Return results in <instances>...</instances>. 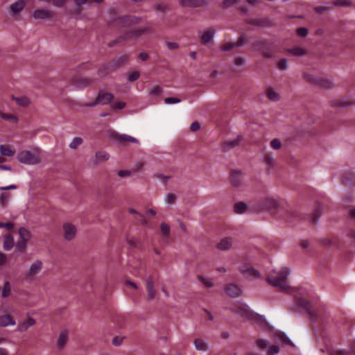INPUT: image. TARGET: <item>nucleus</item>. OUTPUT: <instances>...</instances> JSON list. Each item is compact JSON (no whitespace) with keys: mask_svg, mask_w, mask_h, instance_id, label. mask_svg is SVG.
<instances>
[{"mask_svg":"<svg viewBox=\"0 0 355 355\" xmlns=\"http://www.w3.org/2000/svg\"><path fill=\"white\" fill-rule=\"evenodd\" d=\"M15 324L16 321L10 314H4L0 316V327H7Z\"/></svg>","mask_w":355,"mask_h":355,"instance_id":"obj_18","label":"nucleus"},{"mask_svg":"<svg viewBox=\"0 0 355 355\" xmlns=\"http://www.w3.org/2000/svg\"><path fill=\"white\" fill-rule=\"evenodd\" d=\"M81 81L83 83H76V87H77L82 88V87H86V86L90 85L92 83V80L91 79H89V78L82 79Z\"/></svg>","mask_w":355,"mask_h":355,"instance_id":"obj_43","label":"nucleus"},{"mask_svg":"<svg viewBox=\"0 0 355 355\" xmlns=\"http://www.w3.org/2000/svg\"><path fill=\"white\" fill-rule=\"evenodd\" d=\"M205 318L209 320H213L214 319V315L209 311L206 310L205 311Z\"/></svg>","mask_w":355,"mask_h":355,"instance_id":"obj_60","label":"nucleus"},{"mask_svg":"<svg viewBox=\"0 0 355 355\" xmlns=\"http://www.w3.org/2000/svg\"><path fill=\"white\" fill-rule=\"evenodd\" d=\"M149 31H150V28L148 26L141 27V28H139L137 29L136 31H135L133 33V35L135 37H137Z\"/></svg>","mask_w":355,"mask_h":355,"instance_id":"obj_38","label":"nucleus"},{"mask_svg":"<svg viewBox=\"0 0 355 355\" xmlns=\"http://www.w3.org/2000/svg\"><path fill=\"white\" fill-rule=\"evenodd\" d=\"M200 125L197 121L193 122L191 124L190 129L193 132L197 131V130H200Z\"/></svg>","mask_w":355,"mask_h":355,"instance_id":"obj_53","label":"nucleus"},{"mask_svg":"<svg viewBox=\"0 0 355 355\" xmlns=\"http://www.w3.org/2000/svg\"><path fill=\"white\" fill-rule=\"evenodd\" d=\"M7 258L6 256L0 252V266L3 265L6 262Z\"/></svg>","mask_w":355,"mask_h":355,"instance_id":"obj_62","label":"nucleus"},{"mask_svg":"<svg viewBox=\"0 0 355 355\" xmlns=\"http://www.w3.org/2000/svg\"><path fill=\"white\" fill-rule=\"evenodd\" d=\"M118 175L120 177L130 176L132 175V172L130 170H121L118 172Z\"/></svg>","mask_w":355,"mask_h":355,"instance_id":"obj_54","label":"nucleus"},{"mask_svg":"<svg viewBox=\"0 0 355 355\" xmlns=\"http://www.w3.org/2000/svg\"><path fill=\"white\" fill-rule=\"evenodd\" d=\"M235 64L238 66H243L245 64V59L242 57L237 58L235 60Z\"/></svg>","mask_w":355,"mask_h":355,"instance_id":"obj_55","label":"nucleus"},{"mask_svg":"<svg viewBox=\"0 0 355 355\" xmlns=\"http://www.w3.org/2000/svg\"><path fill=\"white\" fill-rule=\"evenodd\" d=\"M278 207L279 203L275 199L272 198H268L266 200L260 202L257 205V209L262 211H270L274 214Z\"/></svg>","mask_w":355,"mask_h":355,"instance_id":"obj_8","label":"nucleus"},{"mask_svg":"<svg viewBox=\"0 0 355 355\" xmlns=\"http://www.w3.org/2000/svg\"><path fill=\"white\" fill-rule=\"evenodd\" d=\"M239 270L248 277L250 278H259L261 276L260 272L251 266L250 265L247 266L245 263H242L239 266Z\"/></svg>","mask_w":355,"mask_h":355,"instance_id":"obj_11","label":"nucleus"},{"mask_svg":"<svg viewBox=\"0 0 355 355\" xmlns=\"http://www.w3.org/2000/svg\"><path fill=\"white\" fill-rule=\"evenodd\" d=\"M266 96L272 102H277L280 100V95L272 87H268L265 91Z\"/></svg>","mask_w":355,"mask_h":355,"instance_id":"obj_21","label":"nucleus"},{"mask_svg":"<svg viewBox=\"0 0 355 355\" xmlns=\"http://www.w3.org/2000/svg\"><path fill=\"white\" fill-rule=\"evenodd\" d=\"M136 19L130 17H126L123 19V23L125 25H130Z\"/></svg>","mask_w":355,"mask_h":355,"instance_id":"obj_58","label":"nucleus"},{"mask_svg":"<svg viewBox=\"0 0 355 355\" xmlns=\"http://www.w3.org/2000/svg\"><path fill=\"white\" fill-rule=\"evenodd\" d=\"M270 146L273 150H279L282 147V144L279 139L275 138L270 141Z\"/></svg>","mask_w":355,"mask_h":355,"instance_id":"obj_36","label":"nucleus"},{"mask_svg":"<svg viewBox=\"0 0 355 355\" xmlns=\"http://www.w3.org/2000/svg\"><path fill=\"white\" fill-rule=\"evenodd\" d=\"M2 119L6 121H10L14 123H17L18 121V119L13 114H5L4 116H2Z\"/></svg>","mask_w":355,"mask_h":355,"instance_id":"obj_44","label":"nucleus"},{"mask_svg":"<svg viewBox=\"0 0 355 355\" xmlns=\"http://www.w3.org/2000/svg\"><path fill=\"white\" fill-rule=\"evenodd\" d=\"M112 137L123 144H127L128 142L134 143L137 145L140 144V142L137 139L126 134L114 133L113 134Z\"/></svg>","mask_w":355,"mask_h":355,"instance_id":"obj_13","label":"nucleus"},{"mask_svg":"<svg viewBox=\"0 0 355 355\" xmlns=\"http://www.w3.org/2000/svg\"><path fill=\"white\" fill-rule=\"evenodd\" d=\"M167 47L171 50H174L178 48V44L176 42H168L166 43Z\"/></svg>","mask_w":355,"mask_h":355,"instance_id":"obj_57","label":"nucleus"},{"mask_svg":"<svg viewBox=\"0 0 355 355\" xmlns=\"http://www.w3.org/2000/svg\"><path fill=\"white\" fill-rule=\"evenodd\" d=\"M0 153L2 156L12 157L15 154V150L9 144L0 145Z\"/></svg>","mask_w":355,"mask_h":355,"instance_id":"obj_23","label":"nucleus"},{"mask_svg":"<svg viewBox=\"0 0 355 355\" xmlns=\"http://www.w3.org/2000/svg\"><path fill=\"white\" fill-rule=\"evenodd\" d=\"M69 332L67 329L62 330L58 337L56 345L59 349H62L69 341Z\"/></svg>","mask_w":355,"mask_h":355,"instance_id":"obj_15","label":"nucleus"},{"mask_svg":"<svg viewBox=\"0 0 355 355\" xmlns=\"http://www.w3.org/2000/svg\"><path fill=\"white\" fill-rule=\"evenodd\" d=\"M314 11L317 13L322 14L328 11V8L323 6H317L314 8Z\"/></svg>","mask_w":355,"mask_h":355,"instance_id":"obj_51","label":"nucleus"},{"mask_svg":"<svg viewBox=\"0 0 355 355\" xmlns=\"http://www.w3.org/2000/svg\"><path fill=\"white\" fill-rule=\"evenodd\" d=\"M83 143V139L81 137H76L72 139L69 146L71 149L76 150L80 145H82Z\"/></svg>","mask_w":355,"mask_h":355,"instance_id":"obj_33","label":"nucleus"},{"mask_svg":"<svg viewBox=\"0 0 355 355\" xmlns=\"http://www.w3.org/2000/svg\"><path fill=\"white\" fill-rule=\"evenodd\" d=\"M20 241L16 244V250L19 252H24L26 249V245L31 238V233L24 227H20L18 230Z\"/></svg>","mask_w":355,"mask_h":355,"instance_id":"obj_4","label":"nucleus"},{"mask_svg":"<svg viewBox=\"0 0 355 355\" xmlns=\"http://www.w3.org/2000/svg\"><path fill=\"white\" fill-rule=\"evenodd\" d=\"M234 46H235L234 43H227V44L223 45L220 49H221V50L226 51H229V50L232 49Z\"/></svg>","mask_w":355,"mask_h":355,"instance_id":"obj_52","label":"nucleus"},{"mask_svg":"<svg viewBox=\"0 0 355 355\" xmlns=\"http://www.w3.org/2000/svg\"><path fill=\"white\" fill-rule=\"evenodd\" d=\"M162 92V89L159 86H154L149 92L151 96H159Z\"/></svg>","mask_w":355,"mask_h":355,"instance_id":"obj_37","label":"nucleus"},{"mask_svg":"<svg viewBox=\"0 0 355 355\" xmlns=\"http://www.w3.org/2000/svg\"><path fill=\"white\" fill-rule=\"evenodd\" d=\"M13 99L21 106H28L31 103L30 99L26 96L15 97Z\"/></svg>","mask_w":355,"mask_h":355,"instance_id":"obj_34","label":"nucleus"},{"mask_svg":"<svg viewBox=\"0 0 355 355\" xmlns=\"http://www.w3.org/2000/svg\"><path fill=\"white\" fill-rule=\"evenodd\" d=\"M10 198V196L8 193H1L0 196V203L5 206L7 205L8 200Z\"/></svg>","mask_w":355,"mask_h":355,"instance_id":"obj_45","label":"nucleus"},{"mask_svg":"<svg viewBox=\"0 0 355 355\" xmlns=\"http://www.w3.org/2000/svg\"><path fill=\"white\" fill-rule=\"evenodd\" d=\"M286 51L295 56H302L306 54V51L299 46L287 49Z\"/></svg>","mask_w":355,"mask_h":355,"instance_id":"obj_31","label":"nucleus"},{"mask_svg":"<svg viewBox=\"0 0 355 355\" xmlns=\"http://www.w3.org/2000/svg\"><path fill=\"white\" fill-rule=\"evenodd\" d=\"M197 279L203 284V285L206 287V288H211L214 286V282L213 280V279L210 278V277H207L205 276H203L202 275H198L197 276Z\"/></svg>","mask_w":355,"mask_h":355,"instance_id":"obj_25","label":"nucleus"},{"mask_svg":"<svg viewBox=\"0 0 355 355\" xmlns=\"http://www.w3.org/2000/svg\"><path fill=\"white\" fill-rule=\"evenodd\" d=\"M36 324V320L32 317H28L23 321L18 323L17 331L19 332H25L28 328L34 326Z\"/></svg>","mask_w":355,"mask_h":355,"instance_id":"obj_16","label":"nucleus"},{"mask_svg":"<svg viewBox=\"0 0 355 355\" xmlns=\"http://www.w3.org/2000/svg\"><path fill=\"white\" fill-rule=\"evenodd\" d=\"M195 348L199 352H207L209 349V343L202 338H196L193 342Z\"/></svg>","mask_w":355,"mask_h":355,"instance_id":"obj_22","label":"nucleus"},{"mask_svg":"<svg viewBox=\"0 0 355 355\" xmlns=\"http://www.w3.org/2000/svg\"><path fill=\"white\" fill-rule=\"evenodd\" d=\"M291 273V269L286 266H284L268 273L266 280L270 286L277 288L282 291L294 295L297 305L304 308L311 317H315V315L310 309L309 299L311 298V294L305 288H292L289 286L287 279Z\"/></svg>","mask_w":355,"mask_h":355,"instance_id":"obj_1","label":"nucleus"},{"mask_svg":"<svg viewBox=\"0 0 355 355\" xmlns=\"http://www.w3.org/2000/svg\"><path fill=\"white\" fill-rule=\"evenodd\" d=\"M241 175H242V172L240 170L235 169L232 171V178H235L236 176H240Z\"/></svg>","mask_w":355,"mask_h":355,"instance_id":"obj_64","label":"nucleus"},{"mask_svg":"<svg viewBox=\"0 0 355 355\" xmlns=\"http://www.w3.org/2000/svg\"><path fill=\"white\" fill-rule=\"evenodd\" d=\"M12 291V287L9 282H6L3 284L1 291V296L3 297H8L10 296Z\"/></svg>","mask_w":355,"mask_h":355,"instance_id":"obj_32","label":"nucleus"},{"mask_svg":"<svg viewBox=\"0 0 355 355\" xmlns=\"http://www.w3.org/2000/svg\"><path fill=\"white\" fill-rule=\"evenodd\" d=\"M230 311L233 313L239 314L246 319H252L253 318V313L250 311L248 306L246 304L242 302H238L234 304L230 308Z\"/></svg>","mask_w":355,"mask_h":355,"instance_id":"obj_5","label":"nucleus"},{"mask_svg":"<svg viewBox=\"0 0 355 355\" xmlns=\"http://www.w3.org/2000/svg\"><path fill=\"white\" fill-rule=\"evenodd\" d=\"M233 245V239L231 237H225L222 239L217 244V248L220 250H229Z\"/></svg>","mask_w":355,"mask_h":355,"instance_id":"obj_19","label":"nucleus"},{"mask_svg":"<svg viewBox=\"0 0 355 355\" xmlns=\"http://www.w3.org/2000/svg\"><path fill=\"white\" fill-rule=\"evenodd\" d=\"M53 16V13L47 10L37 9L33 12V17L37 19H47Z\"/></svg>","mask_w":355,"mask_h":355,"instance_id":"obj_20","label":"nucleus"},{"mask_svg":"<svg viewBox=\"0 0 355 355\" xmlns=\"http://www.w3.org/2000/svg\"><path fill=\"white\" fill-rule=\"evenodd\" d=\"M242 136L238 135L236 138L232 140L225 141L221 144V148L223 151H229L240 145Z\"/></svg>","mask_w":355,"mask_h":355,"instance_id":"obj_14","label":"nucleus"},{"mask_svg":"<svg viewBox=\"0 0 355 355\" xmlns=\"http://www.w3.org/2000/svg\"><path fill=\"white\" fill-rule=\"evenodd\" d=\"M175 200V196L173 193H167L164 198V201L168 205H172Z\"/></svg>","mask_w":355,"mask_h":355,"instance_id":"obj_40","label":"nucleus"},{"mask_svg":"<svg viewBox=\"0 0 355 355\" xmlns=\"http://www.w3.org/2000/svg\"><path fill=\"white\" fill-rule=\"evenodd\" d=\"M112 107L117 110H122L125 107V103L124 102H115L112 104Z\"/></svg>","mask_w":355,"mask_h":355,"instance_id":"obj_49","label":"nucleus"},{"mask_svg":"<svg viewBox=\"0 0 355 355\" xmlns=\"http://www.w3.org/2000/svg\"><path fill=\"white\" fill-rule=\"evenodd\" d=\"M17 159L21 164L26 165L39 164L42 161V150L39 148L22 150L17 154Z\"/></svg>","mask_w":355,"mask_h":355,"instance_id":"obj_2","label":"nucleus"},{"mask_svg":"<svg viewBox=\"0 0 355 355\" xmlns=\"http://www.w3.org/2000/svg\"><path fill=\"white\" fill-rule=\"evenodd\" d=\"M304 80L309 84L315 86H324L332 87L334 84L331 80L320 74L317 70L305 71L303 73Z\"/></svg>","mask_w":355,"mask_h":355,"instance_id":"obj_3","label":"nucleus"},{"mask_svg":"<svg viewBox=\"0 0 355 355\" xmlns=\"http://www.w3.org/2000/svg\"><path fill=\"white\" fill-rule=\"evenodd\" d=\"M124 339H125L124 336H116L112 340V344L114 346H120L122 345Z\"/></svg>","mask_w":355,"mask_h":355,"instance_id":"obj_42","label":"nucleus"},{"mask_svg":"<svg viewBox=\"0 0 355 355\" xmlns=\"http://www.w3.org/2000/svg\"><path fill=\"white\" fill-rule=\"evenodd\" d=\"M296 33L300 37H305L308 34V29L304 27L298 28L296 30Z\"/></svg>","mask_w":355,"mask_h":355,"instance_id":"obj_47","label":"nucleus"},{"mask_svg":"<svg viewBox=\"0 0 355 355\" xmlns=\"http://www.w3.org/2000/svg\"><path fill=\"white\" fill-rule=\"evenodd\" d=\"M278 67L282 70H286L288 68V60L286 59H282L279 62Z\"/></svg>","mask_w":355,"mask_h":355,"instance_id":"obj_48","label":"nucleus"},{"mask_svg":"<svg viewBox=\"0 0 355 355\" xmlns=\"http://www.w3.org/2000/svg\"><path fill=\"white\" fill-rule=\"evenodd\" d=\"M14 239L10 235H6L3 238V248L4 250L9 251L14 246Z\"/></svg>","mask_w":355,"mask_h":355,"instance_id":"obj_24","label":"nucleus"},{"mask_svg":"<svg viewBox=\"0 0 355 355\" xmlns=\"http://www.w3.org/2000/svg\"><path fill=\"white\" fill-rule=\"evenodd\" d=\"M225 291L228 295L232 297H239L242 293V290L239 285L229 284L225 287Z\"/></svg>","mask_w":355,"mask_h":355,"instance_id":"obj_17","label":"nucleus"},{"mask_svg":"<svg viewBox=\"0 0 355 355\" xmlns=\"http://www.w3.org/2000/svg\"><path fill=\"white\" fill-rule=\"evenodd\" d=\"M43 269V263L37 259L31 263L29 267L25 270L24 275L27 279H32L37 276Z\"/></svg>","mask_w":355,"mask_h":355,"instance_id":"obj_6","label":"nucleus"},{"mask_svg":"<svg viewBox=\"0 0 355 355\" xmlns=\"http://www.w3.org/2000/svg\"><path fill=\"white\" fill-rule=\"evenodd\" d=\"M182 101V100L177 97H167L164 98L165 104H175L179 103Z\"/></svg>","mask_w":355,"mask_h":355,"instance_id":"obj_39","label":"nucleus"},{"mask_svg":"<svg viewBox=\"0 0 355 355\" xmlns=\"http://www.w3.org/2000/svg\"><path fill=\"white\" fill-rule=\"evenodd\" d=\"M236 0H225L223 4L225 7H230L235 3Z\"/></svg>","mask_w":355,"mask_h":355,"instance_id":"obj_61","label":"nucleus"},{"mask_svg":"<svg viewBox=\"0 0 355 355\" xmlns=\"http://www.w3.org/2000/svg\"><path fill=\"white\" fill-rule=\"evenodd\" d=\"M0 227H3L7 230H10L13 227V224L12 223H1L0 222Z\"/></svg>","mask_w":355,"mask_h":355,"instance_id":"obj_56","label":"nucleus"},{"mask_svg":"<svg viewBox=\"0 0 355 355\" xmlns=\"http://www.w3.org/2000/svg\"><path fill=\"white\" fill-rule=\"evenodd\" d=\"M113 98L114 96L111 93H105L103 92H99L97 98L93 103H85V106L92 107L95 106L97 104H107L110 103L113 100Z\"/></svg>","mask_w":355,"mask_h":355,"instance_id":"obj_9","label":"nucleus"},{"mask_svg":"<svg viewBox=\"0 0 355 355\" xmlns=\"http://www.w3.org/2000/svg\"><path fill=\"white\" fill-rule=\"evenodd\" d=\"M277 340L286 344H289L291 343L289 338L283 333H279L277 335Z\"/></svg>","mask_w":355,"mask_h":355,"instance_id":"obj_41","label":"nucleus"},{"mask_svg":"<svg viewBox=\"0 0 355 355\" xmlns=\"http://www.w3.org/2000/svg\"><path fill=\"white\" fill-rule=\"evenodd\" d=\"M66 1V0H53L54 6L60 7Z\"/></svg>","mask_w":355,"mask_h":355,"instance_id":"obj_63","label":"nucleus"},{"mask_svg":"<svg viewBox=\"0 0 355 355\" xmlns=\"http://www.w3.org/2000/svg\"><path fill=\"white\" fill-rule=\"evenodd\" d=\"M127 241H128V244L130 246H132L133 248L137 247V243H138L139 241L137 239H135L134 237H130V238H128Z\"/></svg>","mask_w":355,"mask_h":355,"instance_id":"obj_50","label":"nucleus"},{"mask_svg":"<svg viewBox=\"0 0 355 355\" xmlns=\"http://www.w3.org/2000/svg\"><path fill=\"white\" fill-rule=\"evenodd\" d=\"M214 35V31L212 29H207L202 34L200 38L201 41L205 44H208L211 42Z\"/></svg>","mask_w":355,"mask_h":355,"instance_id":"obj_26","label":"nucleus"},{"mask_svg":"<svg viewBox=\"0 0 355 355\" xmlns=\"http://www.w3.org/2000/svg\"><path fill=\"white\" fill-rule=\"evenodd\" d=\"M257 346L266 350L267 355H276L279 352V347L277 345H270L267 340L259 339L257 341Z\"/></svg>","mask_w":355,"mask_h":355,"instance_id":"obj_10","label":"nucleus"},{"mask_svg":"<svg viewBox=\"0 0 355 355\" xmlns=\"http://www.w3.org/2000/svg\"><path fill=\"white\" fill-rule=\"evenodd\" d=\"M232 182L231 184L234 186V187H239L241 185V179H237V178H235V179H232Z\"/></svg>","mask_w":355,"mask_h":355,"instance_id":"obj_59","label":"nucleus"},{"mask_svg":"<svg viewBox=\"0 0 355 355\" xmlns=\"http://www.w3.org/2000/svg\"><path fill=\"white\" fill-rule=\"evenodd\" d=\"M263 163L269 168H272L275 166V161L272 153H266L263 158Z\"/></svg>","mask_w":355,"mask_h":355,"instance_id":"obj_27","label":"nucleus"},{"mask_svg":"<svg viewBox=\"0 0 355 355\" xmlns=\"http://www.w3.org/2000/svg\"><path fill=\"white\" fill-rule=\"evenodd\" d=\"M147 300L148 302L156 300L157 292L155 287V283L151 277L146 279Z\"/></svg>","mask_w":355,"mask_h":355,"instance_id":"obj_12","label":"nucleus"},{"mask_svg":"<svg viewBox=\"0 0 355 355\" xmlns=\"http://www.w3.org/2000/svg\"><path fill=\"white\" fill-rule=\"evenodd\" d=\"M139 77V73L138 71H133L129 73L128 80L130 82L135 81Z\"/></svg>","mask_w":355,"mask_h":355,"instance_id":"obj_46","label":"nucleus"},{"mask_svg":"<svg viewBox=\"0 0 355 355\" xmlns=\"http://www.w3.org/2000/svg\"><path fill=\"white\" fill-rule=\"evenodd\" d=\"M109 155L104 151H99L95 154V159L93 161L94 164L105 162L109 159Z\"/></svg>","mask_w":355,"mask_h":355,"instance_id":"obj_28","label":"nucleus"},{"mask_svg":"<svg viewBox=\"0 0 355 355\" xmlns=\"http://www.w3.org/2000/svg\"><path fill=\"white\" fill-rule=\"evenodd\" d=\"M234 211L236 214H243L247 211L248 205L243 202H239L234 205Z\"/></svg>","mask_w":355,"mask_h":355,"instance_id":"obj_30","label":"nucleus"},{"mask_svg":"<svg viewBox=\"0 0 355 355\" xmlns=\"http://www.w3.org/2000/svg\"><path fill=\"white\" fill-rule=\"evenodd\" d=\"M63 237L67 241H73L78 233L76 225L71 222H64L62 224Z\"/></svg>","mask_w":355,"mask_h":355,"instance_id":"obj_7","label":"nucleus"},{"mask_svg":"<svg viewBox=\"0 0 355 355\" xmlns=\"http://www.w3.org/2000/svg\"><path fill=\"white\" fill-rule=\"evenodd\" d=\"M160 232L164 237H168L171 232L170 226L166 223H162L160 225Z\"/></svg>","mask_w":355,"mask_h":355,"instance_id":"obj_35","label":"nucleus"},{"mask_svg":"<svg viewBox=\"0 0 355 355\" xmlns=\"http://www.w3.org/2000/svg\"><path fill=\"white\" fill-rule=\"evenodd\" d=\"M24 6H25L24 1H18L11 5L10 10L14 13H18L24 9Z\"/></svg>","mask_w":355,"mask_h":355,"instance_id":"obj_29","label":"nucleus"}]
</instances>
